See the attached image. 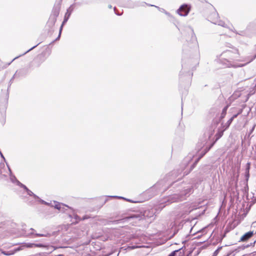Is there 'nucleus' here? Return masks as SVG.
Segmentation results:
<instances>
[{
	"instance_id": "6ab92c4d",
	"label": "nucleus",
	"mask_w": 256,
	"mask_h": 256,
	"mask_svg": "<svg viewBox=\"0 0 256 256\" xmlns=\"http://www.w3.org/2000/svg\"><path fill=\"white\" fill-rule=\"evenodd\" d=\"M108 7H109V8H112V6H111V5H110V6H108Z\"/></svg>"
},
{
	"instance_id": "7ed1b4c3",
	"label": "nucleus",
	"mask_w": 256,
	"mask_h": 256,
	"mask_svg": "<svg viewBox=\"0 0 256 256\" xmlns=\"http://www.w3.org/2000/svg\"><path fill=\"white\" fill-rule=\"evenodd\" d=\"M72 7H73V5H72L67 10V12H66L65 14L64 18V21L62 22V24L61 26V27H60V34H59V35H58V38L60 37V33H61V31H62L63 25L64 24V23H66L68 21L69 17L70 16L71 14V13H72V11L73 10V8Z\"/></svg>"
},
{
	"instance_id": "423d86ee",
	"label": "nucleus",
	"mask_w": 256,
	"mask_h": 256,
	"mask_svg": "<svg viewBox=\"0 0 256 256\" xmlns=\"http://www.w3.org/2000/svg\"><path fill=\"white\" fill-rule=\"evenodd\" d=\"M30 231L28 234L29 235H34V237L36 236H44V237H50V234L48 232H45L44 234H34V228H31L30 230Z\"/></svg>"
},
{
	"instance_id": "f3484780",
	"label": "nucleus",
	"mask_w": 256,
	"mask_h": 256,
	"mask_svg": "<svg viewBox=\"0 0 256 256\" xmlns=\"http://www.w3.org/2000/svg\"><path fill=\"white\" fill-rule=\"evenodd\" d=\"M36 46H34L32 48H30V50H28L24 54H26V52H30V50H31L32 49H33Z\"/></svg>"
},
{
	"instance_id": "2eb2a0df",
	"label": "nucleus",
	"mask_w": 256,
	"mask_h": 256,
	"mask_svg": "<svg viewBox=\"0 0 256 256\" xmlns=\"http://www.w3.org/2000/svg\"><path fill=\"white\" fill-rule=\"evenodd\" d=\"M180 250H176L172 252L168 256H175L176 253L179 252Z\"/></svg>"
},
{
	"instance_id": "f257e3e1",
	"label": "nucleus",
	"mask_w": 256,
	"mask_h": 256,
	"mask_svg": "<svg viewBox=\"0 0 256 256\" xmlns=\"http://www.w3.org/2000/svg\"><path fill=\"white\" fill-rule=\"evenodd\" d=\"M238 58V54L236 50L234 52L232 50H226L221 54L222 62L226 67L237 68L242 66L243 64L238 65L235 60Z\"/></svg>"
},
{
	"instance_id": "412c9836",
	"label": "nucleus",
	"mask_w": 256,
	"mask_h": 256,
	"mask_svg": "<svg viewBox=\"0 0 256 256\" xmlns=\"http://www.w3.org/2000/svg\"><path fill=\"white\" fill-rule=\"evenodd\" d=\"M20 250V248H18V249H16V251H18V250Z\"/></svg>"
},
{
	"instance_id": "20e7f679",
	"label": "nucleus",
	"mask_w": 256,
	"mask_h": 256,
	"mask_svg": "<svg viewBox=\"0 0 256 256\" xmlns=\"http://www.w3.org/2000/svg\"><path fill=\"white\" fill-rule=\"evenodd\" d=\"M22 187L26 191V192L28 193V194L29 196H33L35 199L39 200L42 204H48V203H47L46 202H44L43 200H40L37 196L34 194L31 190H28L26 186H24V184H22Z\"/></svg>"
},
{
	"instance_id": "dca6fc26",
	"label": "nucleus",
	"mask_w": 256,
	"mask_h": 256,
	"mask_svg": "<svg viewBox=\"0 0 256 256\" xmlns=\"http://www.w3.org/2000/svg\"><path fill=\"white\" fill-rule=\"evenodd\" d=\"M242 112V110H240L239 112H238L237 114H236L234 115L231 118H232V120H234V119L236 118L240 114V113Z\"/></svg>"
},
{
	"instance_id": "a211bd4d",
	"label": "nucleus",
	"mask_w": 256,
	"mask_h": 256,
	"mask_svg": "<svg viewBox=\"0 0 256 256\" xmlns=\"http://www.w3.org/2000/svg\"><path fill=\"white\" fill-rule=\"evenodd\" d=\"M0 154L1 156H2L4 159V156L2 155V152H0Z\"/></svg>"
},
{
	"instance_id": "6e6552de",
	"label": "nucleus",
	"mask_w": 256,
	"mask_h": 256,
	"mask_svg": "<svg viewBox=\"0 0 256 256\" xmlns=\"http://www.w3.org/2000/svg\"><path fill=\"white\" fill-rule=\"evenodd\" d=\"M254 234V232L250 231L245 234H244L240 238V240L242 242L246 241L250 238Z\"/></svg>"
},
{
	"instance_id": "ddd939ff",
	"label": "nucleus",
	"mask_w": 256,
	"mask_h": 256,
	"mask_svg": "<svg viewBox=\"0 0 256 256\" xmlns=\"http://www.w3.org/2000/svg\"><path fill=\"white\" fill-rule=\"evenodd\" d=\"M51 20H52V24H53L56 21V16H51L50 20V22Z\"/></svg>"
},
{
	"instance_id": "39448f33",
	"label": "nucleus",
	"mask_w": 256,
	"mask_h": 256,
	"mask_svg": "<svg viewBox=\"0 0 256 256\" xmlns=\"http://www.w3.org/2000/svg\"><path fill=\"white\" fill-rule=\"evenodd\" d=\"M52 206H54L55 208L61 212H64L66 208H69L68 206L66 205L56 202H54V205H52Z\"/></svg>"
},
{
	"instance_id": "4be33fe9",
	"label": "nucleus",
	"mask_w": 256,
	"mask_h": 256,
	"mask_svg": "<svg viewBox=\"0 0 256 256\" xmlns=\"http://www.w3.org/2000/svg\"><path fill=\"white\" fill-rule=\"evenodd\" d=\"M118 198H124L122 197H118Z\"/></svg>"
},
{
	"instance_id": "0eeeda50",
	"label": "nucleus",
	"mask_w": 256,
	"mask_h": 256,
	"mask_svg": "<svg viewBox=\"0 0 256 256\" xmlns=\"http://www.w3.org/2000/svg\"><path fill=\"white\" fill-rule=\"evenodd\" d=\"M8 166V170L10 172V180L11 182L13 183H16L17 185L22 187V184L14 176L12 175L10 168H9Z\"/></svg>"
},
{
	"instance_id": "f03ea898",
	"label": "nucleus",
	"mask_w": 256,
	"mask_h": 256,
	"mask_svg": "<svg viewBox=\"0 0 256 256\" xmlns=\"http://www.w3.org/2000/svg\"><path fill=\"white\" fill-rule=\"evenodd\" d=\"M190 11V8L187 4L182 5L178 10L177 13L180 16H186Z\"/></svg>"
},
{
	"instance_id": "f8f14e48",
	"label": "nucleus",
	"mask_w": 256,
	"mask_h": 256,
	"mask_svg": "<svg viewBox=\"0 0 256 256\" xmlns=\"http://www.w3.org/2000/svg\"><path fill=\"white\" fill-rule=\"evenodd\" d=\"M222 248V247H219L218 248L217 250H216L214 252V254H213V256H216L218 255V254L219 252L220 251V250H221V248Z\"/></svg>"
},
{
	"instance_id": "9b49d317",
	"label": "nucleus",
	"mask_w": 256,
	"mask_h": 256,
	"mask_svg": "<svg viewBox=\"0 0 256 256\" xmlns=\"http://www.w3.org/2000/svg\"><path fill=\"white\" fill-rule=\"evenodd\" d=\"M215 24H218V26H221L224 27H226L227 26V25L225 23L221 20L218 21Z\"/></svg>"
},
{
	"instance_id": "4468645a",
	"label": "nucleus",
	"mask_w": 256,
	"mask_h": 256,
	"mask_svg": "<svg viewBox=\"0 0 256 256\" xmlns=\"http://www.w3.org/2000/svg\"><path fill=\"white\" fill-rule=\"evenodd\" d=\"M233 120L232 118H230L226 122V128L228 127L232 122Z\"/></svg>"
},
{
	"instance_id": "aec40b11",
	"label": "nucleus",
	"mask_w": 256,
	"mask_h": 256,
	"mask_svg": "<svg viewBox=\"0 0 256 256\" xmlns=\"http://www.w3.org/2000/svg\"><path fill=\"white\" fill-rule=\"evenodd\" d=\"M176 200H172V202H176Z\"/></svg>"
},
{
	"instance_id": "9d476101",
	"label": "nucleus",
	"mask_w": 256,
	"mask_h": 256,
	"mask_svg": "<svg viewBox=\"0 0 256 256\" xmlns=\"http://www.w3.org/2000/svg\"><path fill=\"white\" fill-rule=\"evenodd\" d=\"M156 6V8H158V9L160 12H162L164 13L166 15L168 16H171L169 12H166L165 10H164V8H159V7H158V6Z\"/></svg>"
},
{
	"instance_id": "1a4fd4ad",
	"label": "nucleus",
	"mask_w": 256,
	"mask_h": 256,
	"mask_svg": "<svg viewBox=\"0 0 256 256\" xmlns=\"http://www.w3.org/2000/svg\"><path fill=\"white\" fill-rule=\"evenodd\" d=\"M24 246H26V248H34V247H39V248H43L45 247L46 246L41 244H34V243H27L25 244Z\"/></svg>"
}]
</instances>
